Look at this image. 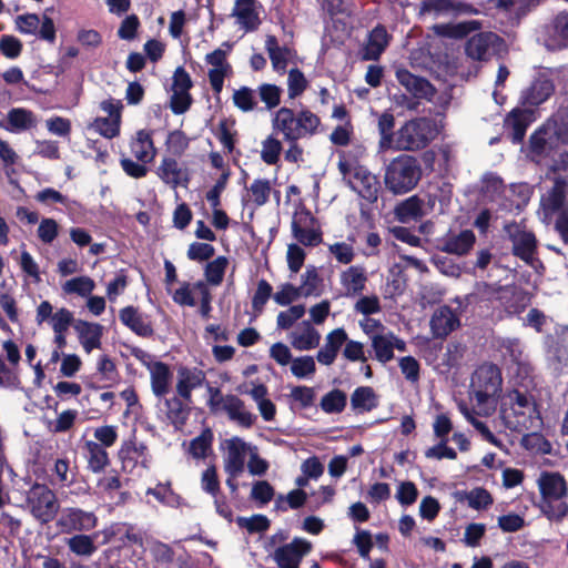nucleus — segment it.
I'll return each mask as SVG.
<instances>
[{"label": "nucleus", "mask_w": 568, "mask_h": 568, "mask_svg": "<svg viewBox=\"0 0 568 568\" xmlns=\"http://www.w3.org/2000/svg\"><path fill=\"white\" fill-rule=\"evenodd\" d=\"M262 102L265 103L266 109L272 110L281 102L282 89L275 84L263 83L257 89Z\"/></svg>", "instance_id": "obj_62"}, {"label": "nucleus", "mask_w": 568, "mask_h": 568, "mask_svg": "<svg viewBox=\"0 0 568 568\" xmlns=\"http://www.w3.org/2000/svg\"><path fill=\"white\" fill-rule=\"evenodd\" d=\"M312 550V544L303 538H294L290 544L278 547L273 559L278 568H298L304 556Z\"/></svg>", "instance_id": "obj_15"}, {"label": "nucleus", "mask_w": 568, "mask_h": 568, "mask_svg": "<svg viewBox=\"0 0 568 568\" xmlns=\"http://www.w3.org/2000/svg\"><path fill=\"white\" fill-rule=\"evenodd\" d=\"M98 517L92 511L77 507H67L57 520V527L63 534L73 531H89L97 527Z\"/></svg>", "instance_id": "obj_12"}, {"label": "nucleus", "mask_w": 568, "mask_h": 568, "mask_svg": "<svg viewBox=\"0 0 568 568\" xmlns=\"http://www.w3.org/2000/svg\"><path fill=\"white\" fill-rule=\"evenodd\" d=\"M73 327L85 353L90 354L93 349L101 347L102 325L79 320Z\"/></svg>", "instance_id": "obj_28"}, {"label": "nucleus", "mask_w": 568, "mask_h": 568, "mask_svg": "<svg viewBox=\"0 0 568 568\" xmlns=\"http://www.w3.org/2000/svg\"><path fill=\"white\" fill-rule=\"evenodd\" d=\"M129 146L132 156L139 162L151 163L156 156V148L150 130L141 129L136 131L132 135Z\"/></svg>", "instance_id": "obj_21"}, {"label": "nucleus", "mask_w": 568, "mask_h": 568, "mask_svg": "<svg viewBox=\"0 0 568 568\" xmlns=\"http://www.w3.org/2000/svg\"><path fill=\"white\" fill-rule=\"evenodd\" d=\"M95 290V282L87 275L71 277L61 284V291L68 296L89 297Z\"/></svg>", "instance_id": "obj_40"}, {"label": "nucleus", "mask_w": 568, "mask_h": 568, "mask_svg": "<svg viewBox=\"0 0 568 568\" xmlns=\"http://www.w3.org/2000/svg\"><path fill=\"white\" fill-rule=\"evenodd\" d=\"M552 83L547 79H537L525 93L524 100L530 105H538L546 101L552 93Z\"/></svg>", "instance_id": "obj_48"}, {"label": "nucleus", "mask_w": 568, "mask_h": 568, "mask_svg": "<svg viewBox=\"0 0 568 568\" xmlns=\"http://www.w3.org/2000/svg\"><path fill=\"white\" fill-rule=\"evenodd\" d=\"M201 488L210 496L221 491V485L217 476V469L214 465L205 468L201 474Z\"/></svg>", "instance_id": "obj_63"}, {"label": "nucleus", "mask_w": 568, "mask_h": 568, "mask_svg": "<svg viewBox=\"0 0 568 568\" xmlns=\"http://www.w3.org/2000/svg\"><path fill=\"white\" fill-rule=\"evenodd\" d=\"M501 384V373L496 365L483 364L475 371L471 394L479 414L489 415L495 410Z\"/></svg>", "instance_id": "obj_3"}, {"label": "nucleus", "mask_w": 568, "mask_h": 568, "mask_svg": "<svg viewBox=\"0 0 568 568\" xmlns=\"http://www.w3.org/2000/svg\"><path fill=\"white\" fill-rule=\"evenodd\" d=\"M205 62L210 65L209 80L214 93L223 90L224 79L232 73V67L227 62V51L219 48L205 55Z\"/></svg>", "instance_id": "obj_16"}, {"label": "nucleus", "mask_w": 568, "mask_h": 568, "mask_svg": "<svg viewBox=\"0 0 568 568\" xmlns=\"http://www.w3.org/2000/svg\"><path fill=\"white\" fill-rule=\"evenodd\" d=\"M320 405L327 414L341 413L346 406V395L339 389H333L322 397Z\"/></svg>", "instance_id": "obj_55"}, {"label": "nucleus", "mask_w": 568, "mask_h": 568, "mask_svg": "<svg viewBox=\"0 0 568 568\" xmlns=\"http://www.w3.org/2000/svg\"><path fill=\"white\" fill-rule=\"evenodd\" d=\"M374 351V357L382 364H386L394 358V351H406V342L397 337L393 332L375 334L371 341Z\"/></svg>", "instance_id": "obj_18"}, {"label": "nucleus", "mask_w": 568, "mask_h": 568, "mask_svg": "<svg viewBox=\"0 0 568 568\" xmlns=\"http://www.w3.org/2000/svg\"><path fill=\"white\" fill-rule=\"evenodd\" d=\"M229 261L225 256H219L205 266V278L211 285H220L223 281Z\"/></svg>", "instance_id": "obj_56"}, {"label": "nucleus", "mask_w": 568, "mask_h": 568, "mask_svg": "<svg viewBox=\"0 0 568 568\" xmlns=\"http://www.w3.org/2000/svg\"><path fill=\"white\" fill-rule=\"evenodd\" d=\"M271 190L272 186L268 180L256 179L247 189V193L243 197V201L247 204L252 203L255 206H262L268 201Z\"/></svg>", "instance_id": "obj_47"}, {"label": "nucleus", "mask_w": 568, "mask_h": 568, "mask_svg": "<svg viewBox=\"0 0 568 568\" xmlns=\"http://www.w3.org/2000/svg\"><path fill=\"white\" fill-rule=\"evenodd\" d=\"M568 211V182L556 178L554 185L540 197L537 215L545 225H550L555 215Z\"/></svg>", "instance_id": "obj_7"}, {"label": "nucleus", "mask_w": 568, "mask_h": 568, "mask_svg": "<svg viewBox=\"0 0 568 568\" xmlns=\"http://www.w3.org/2000/svg\"><path fill=\"white\" fill-rule=\"evenodd\" d=\"M193 83L190 74L184 68L179 67L173 74L172 95L170 106L173 113L182 114L186 112L192 103V97L189 93Z\"/></svg>", "instance_id": "obj_14"}, {"label": "nucleus", "mask_w": 568, "mask_h": 568, "mask_svg": "<svg viewBox=\"0 0 568 568\" xmlns=\"http://www.w3.org/2000/svg\"><path fill=\"white\" fill-rule=\"evenodd\" d=\"M291 230L293 237L304 246L314 247L322 243L323 234L321 226L307 211H302L294 215Z\"/></svg>", "instance_id": "obj_10"}, {"label": "nucleus", "mask_w": 568, "mask_h": 568, "mask_svg": "<svg viewBox=\"0 0 568 568\" xmlns=\"http://www.w3.org/2000/svg\"><path fill=\"white\" fill-rule=\"evenodd\" d=\"M213 434L210 429L201 433L190 443L189 452L193 458L203 459L212 450Z\"/></svg>", "instance_id": "obj_53"}, {"label": "nucleus", "mask_w": 568, "mask_h": 568, "mask_svg": "<svg viewBox=\"0 0 568 568\" xmlns=\"http://www.w3.org/2000/svg\"><path fill=\"white\" fill-rule=\"evenodd\" d=\"M306 310L304 305H293L285 311L278 313L276 318V325L281 329H288L293 324L301 320Z\"/></svg>", "instance_id": "obj_60"}, {"label": "nucleus", "mask_w": 568, "mask_h": 568, "mask_svg": "<svg viewBox=\"0 0 568 568\" xmlns=\"http://www.w3.org/2000/svg\"><path fill=\"white\" fill-rule=\"evenodd\" d=\"M252 447V444L246 443L237 436L225 439L223 443L225 450L223 456L224 471L227 475H241Z\"/></svg>", "instance_id": "obj_11"}, {"label": "nucleus", "mask_w": 568, "mask_h": 568, "mask_svg": "<svg viewBox=\"0 0 568 568\" xmlns=\"http://www.w3.org/2000/svg\"><path fill=\"white\" fill-rule=\"evenodd\" d=\"M436 120L418 116L405 121L398 129L394 151L417 152L427 148L440 133Z\"/></svg>", "instance_id": "obj_2"}, {"label": "nucleus", "mask_w": 568, "mask_h": 568, "mask_svg": "<svg viewBox=\"0 0 568 568\" xmlns=\"http://www.w3.org/2000/svg\"><path fill=\"white\" fill-rule=\"evenodd\" d=\"M119 316L121 322L138 335L148 336L152 333L150 324L134 307H124Z\"/></svg>", "instance_id": "obj_43"}, {"label": "nucleus", "mask_w": 568, "mask_h": 568, "mask_svg": "<svg viewBox=\"0 0 568 568\" xmlns=\"http://www.w3.org/2000/svg\"><path fill=\"white\" fill-rule=\"evenodd\" d=\"M232 17L236 19V23L246 32L256 30L261 23L257 1L235 0Z\"/></svg>", "instance_id": "obj_25"}, {"label": "nucleus", "mask_w": 568, "mask_h": 568, "mask_svg": "<svg viewBox=\"0 0 568 568\" xmlns=\"http://www.w3.org/2000/svg\"><path fill=\"white\" fill-rule=\"evenodd\" d=\"M474 243L475 234L465 230L458 234L447 236L442 250L450 254L464 255L473 247Z\"/></svg>", "instance_id": "obj_42"}, {"label": "nucleus", "mask_w": 568, "mask_h": 568, "mask_svg": "<svg viewBox=\"0 0 568 568\" xmlns=\"http://www.w3.org/2000/svg\"><path fill=\"white\" fill-rule=\"evenodd\" d=\"M434 204L435 200L432 196H428L426 202L424 199L413 195L395 207V216L402 223L418 221L433 210Z\"/></svg>", "instance_id": "obj_17"}, {"label": "nucleus", "mask_w": 568, "mask_h": 568, "mask_svg": "<svg viewBox=\"0 0 568 568\" xmlns=\"http://www.w3.org/2000/svg\"><path fill=\"white\" fill-rule=\"evenodd\" d=\"M37 115L24 108H13L8 111L6 121H0V128L11 133L32 130L38 125Z\"/></svg>", "instance_id": "obj_24"}, {"label": "nucleus", "mask_w": 568, "mask_h": 568, "mask_svg": "<svg viewBox=\"0 0 568 568\" xmlns=\"http://www.w3.org/2000/svg\"><path fill=\"white\" fill-rule=\"evenodd\" d=\"M321 125V119L308 109H302L294 112L293 133L294 140L312 136L317 133Z\"/></svg>", "instance_id": "obj_31"}, {"label": "nucleus", "mask_w": 568, "mask_h": 568, "mask_svg": "<svg viewBox=\"0 0 568 568\" xmlns=\"http://www.w3.org/2000/svg\"><path fill=\"white\" fill-rule=\"evenodd\" d=\"M121 121L110 118H97L91 128L106 139H113L120 133Z\"/></svg>", "instance_id": "obj_61"}, {"label": "nucleus", "mask_w": 568, "mask_h": 568, "mask_svg": "<svg viewBox=\"0 0 568 568\" xmlns=\"http://www.w3.org/2000/svg\"><path fill=\"white\" fill-rule=\"evenodd\" d=\"M321 277L314 266H308L301 275V285L297 286L301 296H317L320 295Z\"/></svg>", "instance_id": "obj_49"}, {"label": "nucleus", "mask_w": 568, "mask_h": 568, "mask_svg": "<svg viewBox=\"0 0 568 568\" xmlns=\"http://www.w3.org/2000/svg\"><path fill=\"white\" fill-rule=\"evenodd\" d=\"M67 545L77 556L90 557L97 550L94 537L90 535H75L68 539Z\"/></svg>", "instance_id": "obj_51"}, {"label": "nucleus", "mask_w": 568, "mask_h": 568, "mask_svg": "<svg viewBox=\"0 0 568 568\" xmlns=\"http://www.w3.org/2000/svg\"><path fill=\"white\" fill-rule=\"evenodd\" d=\"M459 410L485 440H487L494 446H501V442L489 430L486 424H484L483 422L475 417V414H479L478 410H471L465 404H459Z\"/></svg>", "instance_id": "obj_50"}, {"label": "nucleus", "mask_w": 568, "mask_h": 568, "mask_svg": "<svg viewBox=\"0 0 568 568\" xmlns=\"http://www.w3.org/2000/svg\"><path fill=\"white\" fill-rule=\"evenodd\" d=\"M398 366L405 379L412 384L417 385L420 378V364L413 356H404L399 358Z\"/></svg>", "instance_id": "obj_59"}, {"label": "nucleus", "mask_w": 568, "mask_h": 568, "mask_svg": "<svg viewBox=\"0 0 568 568\" xmlns=\"http://www.w3.org/2000/svg\"><path fill=\"white\" fill-rule=\"evenodd\" d=\"M234 104L243 112L252 111L256 106L255 93L247 87H242L233 93Z\"/></svg>", "instance_id": "obj_64"}, {"label": "nucleus", "mask_w": 568, "mask_h": 568, "mask_svg": "<svg viewBox=\"0 0 568 568\" xmlns=\"http://www.w3.org/2000/svg\"><path fill=\"white\" fill-rule=\"evenodd\" d=\"M119 458L122 463V467L130 470L138 465L146 468L150 463V454L146 445L134 439L123 442L119 450Z\"/></svg>", "instance_id": "obj_20"}, {"label": "nucleus", "mask_w": 568, "mask_h": 568, "mask_svg": "<svg viewBox=\"0 0 568 568\" xmlns=\"http://www.w3.org/2000/svg\"><path fill=\"white\" fill-rule=\"evenodd\" d=\"M206 382L205 373L197 368L180 367L176 375V393L186 402H191L192 390Z\"/></svg>", "instance_id": "obj_22"}, {"label": "nucleus", "mask_w": 568, "mask_h": 568, "mask_svg": "<svg viewBox=\"0 0 568 568\" xmlns=\"http://www.w3.org/2000/svg\"><path fill=\"white\" fill-rule=\"evenodd\" d=\"M504 230L511 242L513 254L535 267L539 262L536 258L537 239L535 234L525 225L516 222L506 224Z\"/></svg>", "instance_id": "obj_9"}, {"label": "nucleus", "mask_w": 568, "mask_h": 568, "mask_svg": "<svg viewBox=\"0 0 568 568\" xmlns=\"http://www.w3.org/2000/svg\"><path fill=\"white\" fill-rule=\"evenodd\" d=\"M500 38L494 32H480L466 43V53L473 60H488L500 44Z\"/></svg>", "instance_id": "obj_19"}, {"label": "nucleus", "mask_w": 568, "mask_h": 568, "mask_svg": "<svg viewBox=\"0 0 568 568\" xmlns=\"http://www.w3.org/2000/svg\"><path fill=\"white\" fill-rule=\"evenodd\" d=\"M288 338L296 351L304 352L320 345L321 334L310 321H303L290 333Z\"/></svg>", "instance_id": "obj_23"}, {"label": "nucleus", "mask_w": 568, "mask_h": 568, "mask_svg": "<svg viewBox=\"0 0 568 568\" xmlns=\"http://www.w3.org/2000/svg\"><path fill=\"white\" fill-rule=\"evenodd\" d=\"M290 369L298 379L312 378L316 372L315 359L308 355L293 358Z\"/></svg>", "instance_id": "obj_52"}, {"label": "nucleus", "mask_w": 568, "mask_h": 568, "mask_svg": "<svg viewBox=\"0 0 568 568\" xmlns=\"http://www.w3.org/2000/svg\"><path fill=\"white\" fill-rule=\"evenodd\" d=\"M308 85L305 75L298 69H291L287 77V94L290 99L302 95Z\"/></svg>", "instance_id": "obj_58"}, {"label": "nucleus", "mask_w": 568, "mask_h": 568, "mask_svg": "<svg viewBox=\"0 0 568 568\" xmlns=\"http://www.w3.org/2000/svg\"><path fill=\"white\" fill-rule=\"evenodd\" d=\"M294 111L283 106L278 109L272 120L273 130L281 133L285 141H295L293 133Z\"/></svg>", "instance_id": "obj_46"}, {"label": "nucleus", "mask_w": 568, "mask_h": 568, "mask_svg": "<svg viewBox=\"0 0 568 568\" xmlns=\"http://www.w3.org/2000/svg\"><path fill=\"white\" fill-rule=\"evenodd\" d=\"M329 254L341 264H349L355 257L354 239L347 242H335L328 245Z\"/></svg>", "instance_id": "obj_54"}, {"label": "nucleus", "mask_w": 568, "mask_h": 568, "mask_svg": "<svg viewBox=\"0 0 568 568\" xmlns=\"http://www.w3.org/2000/svg\"><path fill=\"white\" fill-rule=\"evenodd\" d=\"M347 333L344 328H335L325 336L323 347L317 352L316 359L320 364L329 366L332 365L341 347L347 342Z\"/></svg>", "instance_id": "obj_26"}, {"label": "nucleus", "mask_w": 568, "mask_h": 568, "mask_svg": "<svg viewBox=\"0 0 568 568\" xmlns=\"http://www.w3.org/2000/svg\"><path fill=\"white\" fill-rule=\"evenodd\" d=\"M353 409L358 412H371L378 405V397L369 386L357 387L351 396Z\"/></svg>", "instance_id": "obj_45"}, {"label": "nucleus", "mask_w": 568, "mask_h": 568, "mask_svg": "<svg viewBox=\"0 0 568 568\" xmlns=\"http://www.w3.org/2000/svg\"><path fill=\"white\" fill-rule=\"evenodd\" d=\"M27 507L38 521L48 524L58 514L60 505L55 494L49 487L36 484L28 491Z\"/></svg>", "instance_id": "obj_8"}, {"label": "nucleus", "mask_w": 568, "mask_h": 568, "mask_svg": "<svg viewBox=\"0 0 568 568\" xmlns=\"http://www.w3.org/2000/svg\"><path fill=\"white\" fill-rule=\"evenodd\" d=\"M223 410L231 420L245 428H250L256 420V416L246 409L244 403L234 395L225 396Z\"/></svg>", "instance_id": "obj_32"}, {"label": "nucleus", "mask_w": 568, "mask_h": 568, "mask_svg": "<svg viewBox=\"0 0 568 568\" xmlns=\"http://www.w3.org/2000/svg\"><path fill=\"white\" fill-rule=\"evenodd\" d=\"M546 44L552 50L568 45V14L561 13L555 18Z\"/></svg>", "instance_id": "obj_41"}, {"label": "nucleus", "mask_w": 568, "mask_h": 568, "mask_svg": "<svg viewBox=\"0 0 568 568\" xmlns=\"http://www.w3.org/2000/svg\"><path fill=\"white\" fill-rule=\"evenodd\" d=\"M396 78L398 82L416 98H430L433 95L432 84L419 77L414 75L407 70H397Z\"/></svg>", "instance_id": "obj_35"}, {"label": "nucleus", "mask_w": 568, "mask_h": 568, "mask_svg": "<svg viewBox=\"0 0 568 568\" xmlns=\"http://www.w3.org/2000/svg\"><path fill=\"white\" fill-rule=\"evenodd\" d=\"M156 175L165 183L173 187L187 181V174L179 162L173 159L165 156L156 168Z\"/></svg>", "instance_id": "obj_33"}, {"label": "nucleus", "mask_w": 568, "mask_h": 568, "mask_svg": "<svg viewBox=\"0 0 568 568\" xmlns=\"http://www.w3.org/2000/svg\"><path fill=\"white\" fill-rule=\"evenodd\" d=\"M83 454L88 468L93 473H100L109 465L110 460L105 448L94 440H87L84 443Z\"/></svg>", "instance_id": "obj_39"}, {"label": "nucleus", "mask_w": 568, "mask_h": 568, "mask_svg": "<svg viewBox=\"0 0 568 568\" xmlns=\"http://www.w3.org/2000/svg\"><path fill=\"white\" fill-rule=\"evenodd\" d=\"M501 417L515 430L537 429L541 424L540 413L532 395L518 389L509 390L501 398Z\"/></svg>", "instance_id": "obj_1"}, {"label": "nucleus", "mask_w": 568, "mask_h": 568, "mask_svg": "<svg viewBox=\"0 0 568 568\" xmlns=\"http://www.w3.org/2000/svg\"><path fill=\"white\" fill-rule=\"evenodd\" d=\"M151 388L156 397H163L170 392L172 373L169 366L162 362L150 366Z\"/></svg>", "instance_id": "obj_37"}, {"label": "nucleus", "mask_w": 568, "mask_h": 568, "mask_svg": "<svg viewBox=\"0 0 568 568\" xmlns=\"http://www.w3.org/2000/svg\"><path fill=\"white\" fill-rule=\"evenodd\" d=\"M395 118L389 112H384L378 116L377 129L379 134L378 151L387 152L395 150L397 130L394 131Z\"/></svg>", "instance_id": "obj_36"}, {"label": "nucleus", "mask_w": 568, "mask_h": 568, "mask_svg": "<svg viewBox=\"0 0 568 568\" xmlns=\"http://www.w3.org/2000/svg\"><path fill=\"white\" fill-rule=\"evenodd\" d=\"M265 48L268 53L274 71L278 73H284L287 67L290 50L285 47H280L274 36H267L265 41Z\"/></svg>", "instance_id": "obj_44"}, {"label": "nucleus", "mask_w": 568, "mask_h": 568, "mask_svg": "<svg viewBox=\"0 0 568 568\" xmlns=\"http://www.w3.org/2000/svg\"><path fill=\"white\" fill-rule=\"evenodd\" d=\"M367 275L365 268L359 265H353L339 274V283L346 296L359 295L366 285Z\"/></svg>", "instance_id": "obj_29"}, {"label": "nucleus", "mask_w": 568, "mask_h": 568, "mask_svg": "<svg viewBox=\"0 0 568 568\" xmlns=\"http://www.w3.org/2000/svg\"><path fill=\"white\" fill-rule=\"evenodd\" d=\"M338 170L351 189L357 192L363 199L369 202L377 200L379 189L378 180L365 166L359 165L355 161L341 158L338 161Z\"/></svg>", "instance_id": "obj_6"}, {"label": "nucleus", "mask_w": 568, "mask_h": 568, "mask_svg": "<svg viewBox=\"0 0 568 568\" xmlns=\"http://www.w3.org/2000/svg\"><path fill=\"white\" fill-rule=\"evenodd\" d=\"M16 28L23 34H39L45 41L55 40V27L53 20L43 16L42 19L36 13L20 14L14 20Z\"/></svg>", "instance_id": "obj_13"}, {"label": "nucleus", "mask_w": 568, "mask_h": 568, "mask_svg": "<svg viewBox=\"0 0 568 568\" xmlns=\"http://www.w3.org/2000/svg\"><path fill=\"white\" fill-rule=\"evenodd\" d=\"M536 120L535 112L531 109H514L505 119L506 128L513 130V142L523 141L527 128Z\"/></svg>", "instance_id": "obj_30"}, {"label": "nucleus", "mask_w": 568, "mask_h": 568, "mask_svg": "<svg viewBox=\"0 0 568 568\" xmlns=\"http://www.w3.org/2000/svg\"><path fill=\"white\" fill-rule=\"evenodd\" d=\"M481 28V23L477 20L462 21L458 23H439L433 27L434 32L440 37L452 39H462L473 31Z\"/></svg>", "instance_id": "obj_38"}, {"label": "nucleus", "mask_w": 568, "mask_h": 568, "mask_svg": "<svg viewBox=\"0 0 568 568\" xmlns=\"http://www.w3.org/2000/svg\"><path fill=\"white\" fill-rule=\"evenodd\" d=\"M458 326L459 318L448 306L438 307L432 315L430 329L434 337H446Z\"/></svg>", "instance_id": "obj_27"}, {"label": "nucleus", "mask_w": 568, "mask_h": 568, "mask_svg": "<svg viewBox=\"0 0 568 568\" xmlns=\"http://www.w3.org/2000/svg\"><path fill=\"white\" fill-rule=\"evenodd\" d=\"M389 34L383 26L375 27L368 34L367 42L362 51L364 60H377L389 42Z\"/></svg>", "instance_id": "obj_34"}, {"label": "nucleus", "mask_w": 568, "mask_h": 568, "mask_svg": "<svg viewBox=\"0 0 568 568\" xmlns=\"http://www.w3.org/2000/svg\"><path fill=\"white\" fill-rule=\"evenodd\" d=\"M422 178L418 160L408 154H399L386 166L384 183L393 194L400 195L415 189Z\"/></svg>", "instance_id": "obj_4"}, {"label": "nucleus", "mask_w": 568, "mask_h": 568, "mask_svg": "<svg viewBox=\"0 0 568 568\" xmlns=\"http://www.w3.org/2000/svg\"><path fill=\"white\" fill-rule=\"evenodd\" d=\"M538 487L542 497V511L550 519H561L568 513L564 500L567 496V484L559 473H542L538 478Z\"/></svg>", "instance_id": "obj_5"}, {"label": "nucleus", "mask_w": 568, "mask_h": 568, "mask_svg": "<svg viewBox=\"0 0 568 568\" xmlns=\"http://www.w3.org/2000/svg\"><path fill=\"white\" fill-rule=\"evenodd\" d=\"M282 149L281 141L271 134L262 142L261 159L266 164L274 165L280 160Z\"/></svg>", "instance_id": "obj_57"}]
</instances>
